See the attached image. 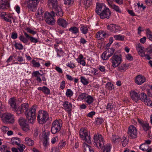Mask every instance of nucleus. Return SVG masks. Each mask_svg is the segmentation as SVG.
Listing matches in <instances>:
<instances>
[{
	"label": "nucleus",
	"instance_id": "f257e3e1",
	"mask_svg": "<svg viewBox=\"0 0 152 152\" xmlns=\"http://www.w3.org/2000/svg\"><path fill=\"white\" fill-rule=\"evenodd\" d=\"M37 105H33L28 111L25 113V115L29 122L33 123L36 119V111L37 108Z\"/></svg>",
	"mask_w": 152,
	"mask_h": 152
},
{
	"label": "nucleus",
	"instance_id": "f03ea898",
	"mask_svg": "<svg viewBox=\"0 0 152 152\" xmlns=\"http://www.w3.org/2000/svg\"><path fill=\"white\" fill-rule=\"evenodd\" d=\"M0 117L4 123H12L14 121V116L10 113L0 112Z\"/></svg>",
	"mask_w": 152,
	"mask_h": 152
},
{
	"label": "nucleus",
	"instance_id": "7ed1b4c3",
	"mask_svg": "<svg viewBox=\"0 0 152 152\" xmlns=\"http://www.w3.org/2000/svg\"><path fill=\"white\" fill-rule=\"evenodd\" d=\"M79 135L81 138L85 142L88 143L91 142V137L90 135L88 134L86 128L81 129L79 132Z\"/></svg>",
	"mask_w": 152,
	"mask_h": 152
},
{
	"label": "nucleus",
	"instance_id": "20e7f679",
	"mask_svg": "<svg viewBox=\"0 0 152 152\" xmlns=\"http://www.w3.org/2000/svg\"><path fill=\"white\" fill-rule=\"evenodd\" d=\"M62 126V122L61 121L57 120L54 121L52 123L51 131L53 134H55L59 132Z\"/></svg>",
	"mask_w": 152,
	"mask_h": 152
},
{
	"label": "nucleus",
	"instance_id": "39448f33",
	"mask_svg": "<svg viewBox=\"0 0 152 152\" xmlns=\"http://www.w3.org/2000/svg\"><path fill=\"white\" fill-rule=\"evenodd\" d=\"M49 116L48 113L44 110L39 111L37 116V119L39 123L42 124L45 123L48 120Z\"/></svg>",
	"mask_w": 152,
	"mask_h": 152
},
{
	"label": "nucleus",
	"instance_id": "423d86ee",
	"mask_svg": "<svg viewBox=\"0 0 152 152\" xmlns=\"http://www.w3.org/2000/svg\"><path fill=\"white\" fill-rule=\"evenodd\" d=\"M94 145L98 147L101 148L104 144V141L102 135L99 134H95L94 136Z\"/></svg>",
	"mask_w": 152,
	"mask_h": 152
},
{
	"label": "nucleus",
	"instance_id": "0eeeda50",
	"mask_svg": "<svg viewBox=\"0 0 152 152\" xmlns=\"http://www.w3.org/2000/svg\"><path fill=\"white\" fill-rule=\"evenodd\" d=\"M112 66L114 68L118 67L121 63L122 58L121 56L114 54L110 59Z\"/></svg>",
	"mask_w": 152,
	"mask_h": 152
},
{
	"label": "nucleus",
	"instance_id": "6e6552de",
	"mask_svg": "<svg viewBox=\"0 0 152 152\" xmlns=\"http://www.w3.org/2000/svg\"><path fill=\"white\" fill-rule=\"evenodd\" d=\"M40 0H28L27 2V7L29 11L33 12L35 10Z\"/></svg>",
	"mask_w": 152,
	"mask_h": 152
},
{
	"label": "nucleus",
	"instance_id": "1a4fd4ad",
	"mask_svg": "<svg viewBox=\"0 0 152 152\" xmlns=\"http://www.w3.org/2000/svg\"><path fill=\"white\" fill-rule=\"evenodd\" d=\"M45 19V22L49 25H53L55 24V20L53 17L52 13L51 14L48 12H46L44 13Z\"/></svg>",
	"mask_w": 152,
	"mask_h": 152
},
{
	"label": "nucleus",
	"instance_id": "9d476101",
	"mask_svg": "<svg viewBox=\"0 0 152 152\" xmlns=\"http://www.w3.org/2000/svg\"><path fill=\"white\" fill-rule=\"evenodd\" d=\"M111 12L108 8H104L102 10L101 13L99 14L100 18L102 19H109L110 16Z\"/></svg>",
	"mask_w": 152,
	"mask_h": 152
},
{
	"label": "nucleus",
	"instance_id": "9b49d317",
	"mask_svg": "<svg viewBox=\"0 0 152 152\" xmlns=\"http://www.w3.org/2000/svg\"><path fill=\"white\" fill-rule=\"evenodd\" d=\"M114 51V49L112 48H111L107 50L102 55V58L103 60H106L108 59L109 58L113 55Z\"/></svg>",
	"mask_w": 152,
	"mask_h": 152
},
{
	"label": "nucleus",
	"instance_id": "f8f14e48",
	"mask_svg": "<svg viewBox=\"0 0 152 152\" xmlns=\"http://www.w3.org/2000/svg\"><path fill=\"white\" fill-rule=\"evenodd\" d=\"M137 130L135 127L133 125H131L129 127L128 134L131 138L137 137Z\"/></svg>",
	"mask_w": 152,
	"mask_h": 152
},
{
	"label": "nucleus",
	"instance_id": "ddd939ff",
	"mask_svg": "<svg viewBox=\"0 0 152 152\" xmlns=\"http://www.w3.org/2000/svg\"><path fill=\"white\" fill-rule=\"evenodd\" d=\"M63 109L67 112L69 115H70L72 109V104L67 101H65L63 102Z\"/></svg>",
	"mask_w": 152,
	"mask_h": 152
},
{
	"label": "nucleus",
	"instance_id": "4468645a",
	"mask_svg": "<svg viewBox=\"0 0 152 152\" xmlns=\"http://www.w3.org/2000/svg\"><path fill=\"white\" fill-rule=\"evenodd\" d=\"M2 17L7 22L12 23V20H13L14 22H15V17H13L12 14L7 13L6 12L3 13L2 15Z\"/></svg>",
	"mask_w": 152,
	"mask_h": 152
},
{
	"label": "nucleus",
	"instance_id": "2eb2a0df",
	"mask_svg": "<svg viewBox=\"0 0 152 152\" xmlns=\"http://www.w3.org/2000/svg\"><path fill=\"white\" fill-rule=\"evenodd\" d=\"M108 30L111 31L115 33H116L120 31V27L119 26L114 24H111L107 26Z\"/></svg>",
	"mask_w": 152,
	"mask_h": 152
},
{
	"label": "nucleus",
	"instance_id": "dca6fc26",
	"mask_svg": "<svg viewBox=\"0 0 152 152\" xmlns=\"http://www.w3.org/2000/svg\"><path fill=\"white\" fill-rule=\"evenodd\" d=\"M51 13L54 15L55 14L58 17H61L63 15V12L61 7L59 6L53 8L51 11Z\"/></svg>",
	"mask_w": 152,
	"mask_h": 152
},
{
	"label": "nucleus",
	"instance_id": "f3484780",
	"mask_svg": "<svg viewBox=\"0 0 152 152\" xmlns=\"http://www.w3.org/2000/svg\"><path fill=\"white\" fill-rule=\"evenodd\" d=\"M50 134L49 132L43 133L42 137L43 138L44 141L43 142V145L45 149L46 150L47 147L48 145V136Z\"/></svg>",
	"mask_w": 152,
	"mask_h": 152
},
{
	"label": "nucleus",
	"instance_id": "a211bd4d",
	"mask_svg": "<svg viewBox=\"0 0 152 152\" xmlns=\"http://www.w3.org/2000/svg\"><path fill=\"white\" fill-rule=\"evenodd\" d=\"M139 92L137 91L132 90L130 92L131 98L134 102H137L139 100Z\"/></svg>",
	"mask_w": 152,
	"mask_h": 152
},
{
	"label": "nucleus",
	"instance_id": "6ab92c4d",
	"mask_svg": "<svg viewBox=\"0 0 152 152\" xmlns=\"http://www.w3.org/2000/svg\"><path fill=\"white\" fill-rule=\"evenodd\" d=\"M146 80V78L144 76L139 75L136 76L135 78V82L138 85H141Z\"/></svg>",
	"mask_w": 152,
	"mask_h": 152
},
{
	"label": "nucleus",
	"instance_id": "aec40b11",
	"mask_svg": "<svg viewBox=\"0 0 152 152\" xmlns=\"http://www.w3.org/2000/svg\"><path fill=\"white\" fill-rule=\"evenodd\" d=\"M44 11L41 8L39 9L35 14L36 17L40 21L44 20Z\"/></svg>",
	"mask_w": 152,
	"mask_h": 152
},
{
	"label": "nucleus",
	"instance_id": "412c9836",
	"mask_svg": "<svg viewBox=\"0 0 152 152\" xmlns=\"http://www.w3.org/2000/svg\"><path fill=\"white\" fill-rule=\"evenodd\" d=\"M9 7V4L7 1L0 0V8L4 10L8 9Z\"/></svg>",
	"mask_w": 152,
	"mask_h": 152
},
{
	"label": "nucleus",
	"instance_id": "4be33fe9",
	"mask_svg": "<svg viewBox=\"0 0 152 152\" xmlns=\"http://www.w3.org/2000/svg\"><path fill=\"white\" fill-rule=\"evenodd\" d=\"M23 33L26 37L29 39L31 42L36 44L39 42L38 39L35 37L29 35L26 32L24 31Z\"/></svg>",
	"mask_w": 152,
	"mask_h": 152
},
{
	"label": "nucleus",
	"instance_id": "5701e85b",
	"mask_svg": "<svg viewBox=\"0 0 152 152\" xmlns=\"http://www.w3.org/2000/svg\"><path fill=\"white\" fill-rule=\"evenodd\" d=\"M32 75L36 77V79L40 83L42 82V80L40 77L42 76L43 74H40L38 71L33 72L32 73Z\"/></svg>",
	"mask_w": 152,
	"mask_h": 152
},
{
	"label": "nucleus",
	"instance_id": "b1692460",
	"mask_svg": "<svg viewBox=\"0 0 152 152\" xmlns=\"http://www.w3.org/2000/svg\"><path fill=\"white\" fill-rule=\"evenodd\" d=\"M57 23L58 25L64 28H66L68 25V23L66 20L62 18H59L58 19Z\"/></svg>",
	"mask_w": 152,
	"mask_h": 152
},
{
	"label": "nucleus",
	"instance_id": "393cba45",
	"mask_svg": "<svg viewBox=\"0 0 152 152\" xmlns=\"http://www.w3.org/2000/svg\"><path fill=\"white\" fill-rule=\"evenodd\" d=\"M104 8H106L101 3H97L96 7L95 10L96 12L98 15L102 12V10Z\"/></svg>",
	"mask_w": 152,
	"mask_h": 152
},
{
	"label": "nucleus",
	"instance_id": "a878e982",
	"mask_svg": "<svg viewBox=\"0 0 152 152\" xmlns=\"http://www.w3.org/2000/svg\"><path fill=\"white\" fill-rule=\"evenodd\" d=\"M25 143L29 146H32L34 144V141L28 137H26L25 139Z\"/></svg>",
	"mask_w": 152,
	"mask_h": 152
},
{
	"label": "nucleus",
	"instance_id": "bb28decb",
	"mask_svg": "<svg viewBox=\"0 0 152 152\" xmlns=\"http://www.w3.org/2000/svg\"><path fill=\"white\" fill-rule=\"evenodd\" d=\"M38 90L39 91H42L46 95H49L50 94V89L46 86H44L42 87H39L38 88Z\"/></svg>",
	"mask_w": 152,
	"mask_h": 152
},
{
	"label": "nucleus",
	"instance_id": "cd10ccee",
	"mask_svg": "<svg viewBox=\"0 0 152 152\" xmlns=\"http://www.w3.org/2000/svg\"><path fill=\"white\" fill-rule=\"evenodd\" d=\"M48 3L50 6H52V9L58 6L57 0H48Z\"/></svg>",
	"mask_w": 152,
	"mask_h": 152
},
{
	"label": "nucleus",
	"instance_id": "c85d7f7f",
	"mask_svg": "<svg viewBox=\"0 0 152 152\" xmlns=\"http://www.w3.org/2000/svg\"><path fill=\"white\" fill-rule=\"evenodd\" d=\"M83 147L84 152H94L93 148L85 142L83 144Z\"/></svg>",
	"mask_w": 152,
	"mask_h": 152
},
{
	"label": "nucleus",
	"instance_id": "c756f323",
	"mask_svg": "<svg viewBox=\"0 0 152 152\" xmlns=\"http://www.w3.org/2000/svg\"><path fill=\"white\" fill-rule=\"evenodd\" d=\"M138 121L141 124L142 127L145 131H147L150 129L148 123L146 122H141L139 119L138 120Z\"/></svg>",
	"mask_w": 152,
	"mask_h": 152
},
{
	"label": "nucleus",
	"instance_id": "7c9ffc66",
	"mask_svg": "<svg viewBox=\"0 0 152 152\" xmlns=\"http://www.w3.org/2000/svg\"><path fill=\"white\" fill-rule=\"evenodd\" d=\"M106 34L105 31H101L98 32L96 34V36L98 39H101L104 38Z\"/></svg>",
	"mask_w": 152,
	"mask_h": 152
},
{
	"label": "nucleus",
	"instance_id": "2f4dec72",
	"mask_svg": "<svg viewBox=\"0 0 152 152\" xmlns=\"http://www.w3.org/2000/svg\"><path fill=\"white\" fill-rule=\"evenodd\" d=\"M109 6L114 10L119 13H121V11L119 7L113 4L110 3L108 2Z\"/></svg>",
	"mask_w": 152,
	"mask_h": 152
},
{
	"label": "nucleus",
	"instance_id": "473e14b6",
	"mask_svg": "<svg viewBox=\"0 0 152 152\" xmlns=\"http://www.w3.org/2000/svg\"><path fill=\"white\" fill-rule=\"evenodd\" d=\"M15 101V99L13 98H10L9 100V104L14 110H16L17 109Z\"/></svg>",
	"mask_w": 152,
	"mask_h": 152
},
{
	"label": "nucleus",
	"instance_id": "72a5a7b5",
	"mask_svg": "<svg viewBox=\"0 0 152 152\" xmlns=\"http://www.w3.org/2000/svg\"><path fill=\"white\" fill-rule=\"evenodd\" d=\"M21 141L19 138L16 137L12 138L11 141V143L12 145H16L19 146Z\"/></svg>",
	"mask_w": 152,
	"mask_h": 152
},
{
	"label": "nucleus",
	"instance_id": "f704fd0d",
	"mask_svg": "<svg viewBox=\"0 0 152 152\" xmlns=\"http://www.w3.org/2000/svg\"><path fill=\"white\" fill-rule=\"evenodd\" d=\"M94 101L93 98L90 95H88L85 99V102L88 104H91L93 103Z\"/></svg>",
	"mask_w": 152,
	"mask_h": 152
},
{
	"label": "nucleus",
	"instance_id": "c9c22d12",
	"mask_svg": "<svg viewBox=\"0 0 152 152\" xmlns=\"http://www.w3.org/2000/svg\"><path fill=\"white\" fill-rule=\"evenodd\" d=\"M68 30L72 34H76L79 32L78 28L75 26H72Z\"/></svg>",
	"mask_w": 152,
	"mask_h": 152
},
{
	"label": "nucleus",
	"instance_id": "e433bc0d",
	"mask_svg": "<svg viewBox=\"0 0 152 152\" xmlns=\"http://www.w3.org/2000/svg\"><path fill=\"white\" fill-rule=\"evenodd\" d=\"M92 0H83V3L85 7L88 8L92 4Z\"/></svg>",
	"mask_w": 152,
	"mask_h": 152
},
{
	"label": "nucleus",
	"instance_id": "4c0bfd02",
	"mask_svg": "<svg viewBox=\"0 0 152 152\" xmlns=\"http://www.w3.org/2000/svg\"><path fill=\"white\" fill-rule=\"evenodd\" d=\"M127 69V66L126 64H122L118 68V70L121 72H124Z\"/></svg>",
	"mask_w": 152,
	"mask_h": 152
},
{
	"label": "nucleus",
	"instance_id": "58836bf2",
	"mask_svg": "<svg viewBox=\"0 0 152 152\" xmlns=\"http://www.w3.org/2000/svg\"><path fill=\"white\" fill-rule=\"evenodd\" d=\"M113 142L116 143L119 142L120 140V137L117 135H113L112 136L111 139Z\"/></svg>",
	"mask_w": 152,
	"mask_h": 152
},
{
	"label": "nucleus",
	"instance_id": "ea45409f",
	"mask_svg": "<svg viewBox=\"0 0 152 152\" xmlns=\"http://www.w3.org/2000/svg\"><path fill=\"white\" fill-rule=\"evenodd\" d=\"M0 151L2 152H11L9 147L6 145H3L1 147Z\"/></svg>",
	"mask_w": 152,
	"mask_h": 152
},
{
	"label": "nucleus",
	"instance_id": "a19ab883",
	"mask_svg": "<svg viewBox=\"0 0 152 152\" xmlns=\"http://www.w3.org/2000/svg\"><path fill=\"white\" fill-rule=\"evenodd\" d=\"M146 31L148 38L150 40L152 41V32L148 28L146 30Z\"/></svg>",
	"mask_w": 152,
	"mask_h": 152
},
{
	"label": "nucleus",
	"instance_id": "79ce46f5",
	"mask_svg": "<svg viewBox=\"0 0 152 152\" xmlns=\"http://www.w3.org/2000/svg\"><path fill=\"white\" fill-rule=\"evenodd\" d=\"M80 30L82 33L83 34H86L88 31V27L86 26L81 25Z\"/></svg>",
	"mask_w": 152,
	"mask_h": 152
},
{
	"label": "nucleus",
	"instance_id": "37998d69",
	"mask_svg": "<svg viewBox=\"0 0 152 152\" xmlns=\"http://www.w3.org/2000/svg\"><path fill=\"white\" fill-rule=\"evenodd\" d=\"M148 145L145 143L141 144L140 146V149L143 151H146L148 149Z\"/></svg>",
	"mask_w": 152,
	"mask_h": 152
},
{
	"label": "nucleus",
	"instance_id": "c03bdc74",
	"mask_svg": "<svg viewBox=\"0 0 152 152\" xmlns=\"http://www.w3.org/2000/svg\"><path fill=\"white\" fill-rule=\"evenodd\" d=\"M87 96L88 95L86 93H81L78 97V99L80 100H83L84 99L85 101Z\"/></svg>",
	"mask_w": 152,
	"mask_h": 152
},
{
	"label": "nucleus",
	"instance_id": "a18cd8bd",
	"mask_svg": "<svg viewBox=\"0 0 152 152\" xmlns=\"http://www.w3.org/2000/svg\"><path fill=\"white\" fill-rule=\"evenodd\" d=\"M55 50L57 53V56L58 57H61L63 56L64 52L62 50L61 48L56 49V50Z\"/></svg>",
	"mask_w": 152,
	"mask_h": 152
},
{
	"label": "nucleus",
	"instance_id": "49530a36",
	"mask_svg": "<svg viewBox=\"0 0 152 152\" xmlns=\"http://www.w3.org/2000/svg\"><path fill=\"white\" fill-rule=\"evenodd\" d=\"M114 105H113L111 103H109L107 106L106 109L107 111H113L114 110Z\"/></svg>",
	"mask_w": 152,
	"mask_h": 152
},
{
	"label": "nucleus",
	"instance_id": "de8ad7c7",
	"mask_svg": "<svg viewBox=\"0 0 152 152\" xmlns=\"http://www.w3.org/2000/svg\"><path fill=\"white\" fill-rule=\"evenodd\" d=\"M73 94V93L72 90L69 89H67L66 93V95L67 97H70Z\"/></svg>",
	"mask_w": 152,
	"mask_h": 152
},
{
	"label": "nucleus",
	"instance_id": "09e8293b",
	"mask_svg": "<svg viewBox=\"0 0 152 152\" xmlns=\"http://www.w3.org/2000/svg\"><path fill=\"white\" fill-rule=\"evenodd\" d=\"M139 95V100L144 101L147 98L146 95L144 93H142Z\"/></svg>",
	"mask_w": 152,
	"mask_h": 152
},
{
	"label": "nucleus",
	"instance_id": "8fccbe9b",
	"mask_svg": "<svg viewBox=\"0 0 152 152\" xmlns=\"http://www.w3.org/2000/svg\"><path fill=\"white\" fill-rule=\"evenodd\" d=\"M114 37L116 40L123 41L124 39V36L120 35H115L114 36Z\"/></svg>",
	"mask_w": 152,
	"mask_h": 152
},
{
	"label": "nucleus",
	"instance_id": "3c124183",
	"mask_svg": "<svg viewBox=\"0 0 152 152\" xmlns=\"http://www.w3.org/2000/svg\"><path fill=\"white\" fill-rule=\"evenodd\" d=\"M24 112L25 110V113L27 112L28 108V105L27 103H24L20 105Z\"/></svg>",
	"mask_w": 152,
	"mask_h": 152
},
{
	"label": "nucleus",
	"instance_id": "603ef678",
	"mask_svg": "<svg viewBox=\"0 0 152 152\" xmlns=\"http://www.w3.org/2000/svg\"><path fill=\"white\" fill-rule=\"evenodd\" d=\"M19 124L21 126L25 125L26 123L25 119L23 117H20L18 120Z\"/></svg>",
	"mask_w": 152,
	"mask_h": 152
},
{
	"label": "nucleus",
	"instance_id": "864d4df0",
	"mask_svg": "<svg viewBox=\"0 0 152 152\" xmlns=\"http://www.w3.org/2000/svg\"><path fill=\"white\" fill-rule=\"evenodd\" d=\"M6 109L4 103L0 101V112H4Z\"/></svg>",
	"mask_w": 152,
	"mask_h": 152
},
{
	"label": "nucleus",
	"instance_id": "5fc2aeb1",
	"mask_svg": "<svg viewBox=\"0 0 152 152\" xmlns=\"http://www.w3.org/2000/svg\"><path fill=\"white\" fill-rule=\"evenodd\" d=\"M136 49L138 53H142L143 51V48L142 47L141 44L139 43L136 46Z\"/></svg>",
	"mask_w": 152,
	"mask_h": 152
},
{
	"label": "nucleus",
	"instance_id": "6e6d98bb",
	"mask_svg": "<svg viewBox=\"0 0 152 152\" xmlns=\"http://www.w3.org/2000/svg\"><path fill=\"white\" fill-rule=\"evenodd\" d=\"M122 142V144L123 146L125 147L126 146L128 143V140L125 137H123L121 140Z\"/></svg>",
	"mask_w": 152,
	"mask_h": 152
},
{
	"label": "nucleus",
	"instance_id": "4d7b16f0",
	"mask_svg": "<svg viewBox=\"0 0 152 152\" xmlns=\"http://www.w3.org/2000/svg\"><path fill=\"white\" fill-rule=\"evenodd\" d=\"M21 127L22 130L24 131L27 132L29 130V127L27 124L22 126Z\"/></svg>",
	"mask_w": 152,
	"mask_h": 152
},
{
	"label": "nucleus",
	"instance_id": "13d9d810",
	"mask_svg": "<svg viewBox=\"0 0 152 152\" xmlns=\"http://www.w3.org/2000/svg\"><path fill=\"white\" fill-rule=\"evenodd\" d=\"M20 40L23 43H26L28 42V39L26 37H25L21 35L19 37Z\"/></svg>",
	"mask_w": 152,
	"mask_h": 152
},
{
	"label": "nucleus",
	"instance_id": "bf43d9fd",
	"mask_svg": "<svg viewBox=\"0 0 152 152\" xmlns=\"http://www.w3.org/2000/svg\"><path fill=\"white\" fill-rule=\"evenodd\" d=\"M81 82L84 85H86L88 84V81L84 77H81L80 78Z\"/></svg>",
	"mask_w": 152,
	"mask_h": 152
},
{
	"label": "nucleus",
	"instance_id": "052dcab7",
	"mask_svg": "<svg viewBox=\"0 0 152 152\" xmlns=\"http://www.w3.org/2000/svg\"><path fill=\"white\" fill-rule=\"evenodd\" d=\"M15 48L19 50H21L23 49V46L22 44L19 43H16L15 44Z\"/></svg>",
	"mask_w": 152,
	"mask_h": 152
},
{
	"label": "nucleus",
	"instance_id": "680f3d73",
	"mask_svg": "<svg viewBox=\"0 0 152 152\" xmlns=\"http://www.w3.org/2000/svg\"><path fill=\"white\" fill-rule=\"evenodd\" d=\"M145 104L149 106H151L152 105L151 101L150 99H149L147 98L144 101Z\"/></svg>",
	"mask_w": 152,
	"mask_h": 152
},
{
	"label": "nucleus",
	"instance_id": "e2e57ef3",
	"mask_svg": "<svg viewBox=\"0 0 152 152\" xmlns=\"http://www.w3.org/2000/svg\"><path fill=\"white\" fill-rule=\"evenodd\" d=\"M1 132H3V134H5L8 131L9 129V128L6 126H3L1 128Z\"/></svg>",
	"mask_w": 152,
	"mask_h": 152
},
{
	"label": "nucleus",
	"instance_id": "0e129e2a",
	"mask_svg": "<svg viewBox=\"0 0 152 152\" xmlns=\"http://www.w3.org/2000/svg\"><path fill=\"white\" fill-rule=\"evenodd\" d=\"M31 63L34 67H39L40 66V65L39 62H37L34 60L32 61Z\"/></svg>",
	"mask_w": 152,
	"mask_h": 152
},
{
	"label": "nucleus",
	"instance_id": "69168bd1",
	"mask_svg": "<svg viewBox=\"0 0 152 152\" xmlns=\"http://www.w3.org/2000/svg\"><path fill=\"white\" fill-rule=\"evenodd\" d=\"M110 146L109 145H107L104 146L103 152H110Z\"/></svg>",
	"mask_w": 152,
	"mask_h": 152
},
{
	"label": "nucleus",
	"instance_id": "338daca9",
	"mask_svg": "<svg viewBox=\"0 0 152 152\" xmlns=\"http://www.w3.org/2000/svg\"><path fill=\"white\" fill-rule=\"evenodd\" d=\"M104 122L103 119L102 118H97L96 120V124L97 125H100Z\"/></svg>",
	"mask_w": 152,
	"mask_h": 152
},
{
	"label": "nucleus",
	"instance_id": "774afa93",
	"mask_svg": "<svg viewBox=\"0 0 152 152\" xmlns=\"http://www.w3.org/2000/svg\"><path fill=\"white\" fill-rule=\"evenodd\" d=\"M18 149L20 152H23L24 150L25 149L26 146L23 144H19Z\"/></svg>",
	"mask_w": 152,
	"mask_h": 152
}]
</instances>
